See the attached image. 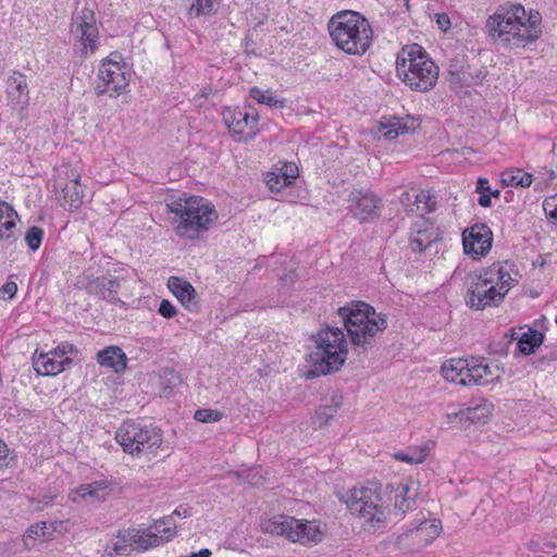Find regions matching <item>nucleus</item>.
<instances>
[{
    "mask_svg": "<svg viewBox=\"0 0 557 557\" xmlns=\"http://www.w3.org/2000/svg\"><path fill=\"white\" fill-rule=\"evenodd\" d=\"M527 13L522 5H512L505 13L496 12L486 21V32L490 37L505 48H521L535 41L542 34L539 12Z\"/></svg>",
    "mask_w": 557,
    "mask_h": 557,
    "instance_id": "obj_1",
    "label": "nucleus"
},
{
    "mask_svg": "<svg viewBox=\"0 0 557 557\" xmlns=\"http://www.w3.org/2000/svg\"><path fill=\"white\" fill-rule=\"evenodd\" d=\"M168 213L177 236L195 239L200 233L208 231L218 220L219 214L214 206L199 196H172L166 200Z\"/></svg>",
    "mask_w": 557,
    "mask_h": 557,
    "instance_id": "obj_2",
    "label": "nucleus"
},
{
    "mask_svg": "<svg viewBox=\"0 0 557 557\" xmlns=\"http://www.w3.org/2000/svg\"><path fill=\"white\" fill-rule=\"evenodd\" d=\"M515 280L500 263L470 273L465 282L466 304L474 310L498 306L512 287Z\"/></svg>",
    "mask_w": 557,
    "mask_h": 557,
    "instance_id": "obj_3",
    "label": "nucleus"
},
{
    "mask_svg": "<svg viewBox=\"0 0 557 557\" xmlns=\"http://www.w3.org/2000/svg\"><path fill=\"white\" fill-rule=\"evenodd\" d=\"M336 48L350 55H363L372 46L373 29L368 18L352 10L336 12L327 22Z\"/></svg>",
    "mask_w": 557,
    "mask_h": 557,
    "instance_id": "obj_4",
    "label": "nucleus"
},
{
    "mask_svg": "<svg viewBox=\"0 0 557 557\" xmlns=\"http://www.w3.org/2000/svg\"><path fill=\"white\" fill-rule=\"evenodd\" d=\"M338 315L351 344L362 351L372 348L375 337L387 327L386 315L363 301H352L338 308Z\"/></svg>",
    "mask_w": 557,
    "mask_h": 557,
    "instance_id": "obj_5",
    "label": "nucleus"
},
{
    "mask_svg": "<svg viewBox=\"0 0 557 557\" xmlns=\"http://www.w3.org/2000/svg\"><path fill=\"white\" fill-rule=\"evenodd\" d=\"M398 77L412 90H431L438 78V67L424 49L417 45L406 46L396 59Z\"/></svg>",
    "mask_w": 557,
    "mask_h": 557,
    "instance_id": "obj_6",
    "label": "nucleus"
},
{
    "mask_svg": "<svg viewBox=\"0 0 557 557\" xmlns=\"http://www.w3.org/2000/svg\"><path fill=\"white\" fill-rule=\"evenodd\" d=\"M317 351L311 356L308 375L315 377L338 371L347 358L345 334L339 327H327L318 334Z\"/></svg>",
    "mask_w": 557,
    "mask_h": 557,
    "instance_id": "obj_7",
    "label": "nucleus"
},
{
    "mask_svg": "<svg viewBox=\"0 0 557 557\" xmlns=\"http://www.w3.org/2000/svg\"><path fill=\"white\" fill-rule=\"evenodd\" d=\"M116 442L129 455H156L163 436L159 428L136 422H124L116 431Z\"/></svg>",
    "mask_w": 557,
    "mask_h": 557,
    "instance_id": "obj_8",
    "label": "nucleus"
},
{
    "mask_svg": "<svg viewBox=\"0 0 557 557\" xmlns=\"http://www.w3.org/2000/svg\"><path fill=\"white\" fill-rule=\"evenodd\" d=\"M262 530L273 535H284L292 542L318 544L323 539L321 525L315 520H298L294 517L280 515L263 522Z\"/></svg>",
    "mask_w": 557,
    "mask_h": 557,
    "instance_id": "obj_9",
    "label": "nucleus"
},
{
    "mask_svg": "<svg viewBox=\"0 0 557 557\" xmlns=\"http://www.w3.org/2000/svg\"><path fill=\"white\" fill-rule=\"evenodd\" d=\"M351 513L370 523H381L387 518V508L380 495L376 484L354 487L345 500Z\"/></svg>",
    "mask_w": 557,
    "mask_h": 557,
    "instance_id": "obj_10",
    "label": "nucleus"
},
{
    "mask_svg": "<svg viewBox=\"0 0 557 557\" xmlns=\"http://www.w3.org/2000/svg\"><path fill=\"white\" fill-rule=\"evenodd\" d=\"M222 115L228 131L238 141L252 139L258 133L259 116L253 109L225 108Z\"/></svg>",
    "mask_w": 557,
    "mask_h": 557,
    "instance_id": "obj_11",
    "label": "nucleus"
},
{
    "mask_svg": "<svg viewBox=\"0 0 557 557\" xmlns=\"http://www.w3.org/2000/svg\"><path fill=\"white\" fill-rule=\"evenodd\" d=\"M71 32L83 46V52L94 53L98 44V27L92 9L83 7L77 9L72 16Z\"/></svg>",
    "mask_w": 557,
    "mask_h": 557,
    "instance_id": "obj_12",
    "label": "nucleus"
},
{
    "mask_svg": "<svg viewBox=\"0 0 557 557\" xmlns=\"http://www.w3.org/2000/svg\"><path fill=\"white\" fill-rule=\"evenodd\" d=\"M74 350L73 345L61 343L54 349L48 352L35 354L33 357V367L38 375H57L61 373L66 366L72 363L67 354Z\"/></svg>",
    "mask_w": 557,
    "mask_h": 557,
    "instance_id": "obj_13",
    "label": "nucleus"
},
{
    "mask_svg": "<svg viewBox=\"0 0 557 557\" xmlns=\"http://www.w3.org/2000/svg\"><path fill=\"white\" fill-rule=\"evenodd\" d=\"M348 211L360 223L371 222L379 216L382 199L371 190L355 189L348 196Z\"/></svg>",
    "mask_w": 557,
    "mask_h": 557,
    "instance_id": "obj_14",
    "label": "nucleus"
},
{
    "mask_svg": "<svg viewBox=\"0 0 557 557\" xmlns=\"http://www.w3.org/2000/svg\"><path fill=\"white\" fill-rule=\"evenodd\" d=\"M128 81L122 65L117 61L104 60L98 70V83L95 87L98 96L110 92L119 95L125 90Z\"/></svg>",
    "mask_w": 557,
    "mask_h": 557,
    "instance_id": "obj_15",
    "label": "nucleus"
},
{
    "mask_svg": "<svg viewBox=\"0 0 557 557\" xmlns=\"http://www.w3.org/2000/svg\"><path fill=\"white\" fill-rule=\"evenodd\" d=\"M493 233L484 223H476L462 233L463 250L472 258L484 257L492 248Z\"/></svg>",
    "mask_w": 557,
    "mask_h": 557,
    "instance_id": "obj_16",
    "label": "nucleus"
},
{
    "mask_svg": "<svg viewBox=\"0 0 557 557\" xmlns=\"http://www.w3.org/2000/svg\"><path fill=\"white\" fill-rule=\"evenodd\" d=\"M77 284L85 288L90 295L99 296L109 302L119 301L117 293L121 285L117 277L100 276L92 278L89 276H81L77 280Z\"/></svg>",
    "mask_w": 557,
    "mask_h": 557,
    "instance_id": "obj_17",
    "label": "nucleus"
},
{
    "mask_svg": "<svg viewBox=\"0 0 557 557\" xmlns=\"http://www.w3.org/2000/svg\"><path fill=\"white\" fill-rule=\"evenodd\" d=\"M113 488L114 484L110 480H99L82 484L72 492V500L103 502L112 494Z\"/></svg>",
    "mask_w": 557,
    "mask_h": 557,
    "instance_id": "obj_18",
    "label": "nucleus"
},
{
    "mask_svg": "<svg viewBox=\"0 0 557 557\" xmlns=\"http://www.w3.org/2000/svg\"><path fill=\"white\" fill-rule=\"evenodd\" d=\"M66 177L70 181L63 186V178L61 175L55 181V187L61 188L63 194L64 203L63 207L69 206V210H77L83 203V189L79 183V175L71 171V174L66 172Z\"/></svg>",
    "mask_w": 557,
    "mask_h": 557,
    "instance_id": "obj_19",
    "label": "nucleus"
},
{
    "mask_svg": "<svg viewBox=\"0 0 557 557\" xmlns=\"http://www.w3.org/2000/svg\"><path fill=\"white\" fill-rule=\"evenodd\" d=\"M168 287L186 309L196 308V290L189 282L171 276L168 280Z\"/></svg>",
    "mask_w": 557,
    "mask_h": 557,
    "instance_id": "obj_20",
    "label": "nucleus"
},
{
    "mask_svg": "<svg viewBox=\"0 0 557 557\" xmlns=\"http://www.w3.org/2000/svg\"><path fill=\"white\" fill-rule=\"evenodd\" d=\"M97 362L111 368L115 373L123 372L127 367V358L122 348L109 346L97 354Z\"/></svg>",
    "mask_w": 557,
    "mask_h": 557,
    "instance_id": "obj_21",
    "label": "nucleus"
},
{
    "mask_svg": "<svg viewBox=\"0 0 557 557\" xmlns=\"http://www.w3.org/2000/svg\"><path fill=\"white\" fill-rule=\"evenodd\" d=\"M7 92L10 99L20 106L28 103V86L24 74L13 71L7 81Z\"/></svg>",
    "mask_w": 557,
    "mask_h": 557,
    "instance_id": "obj_22",
    "label": "nucleus"
},
{
    "mask_svg": "<svg viewBox=\"0 0 557 557\" xmlns=\"http://www.w3.org/2000/svg\"><path fill=\"white\" fill-rule=\"evenodd\" d=\"M188 18L210 16L216 12V0H182Z\"/></svg>",
    "mask_w": 557,
    "mask_h": 557,
    "instance_id": "obj_23",
    "label": "nucleus"
},
{
    "mask_svg": "<svg viewBox=\"0 0 557 557\" xmlns=\"http://www.w3.org/2000/svg\"><path fill=\"white\" fill-rule=\"evenodd\" d=\"M342 406V396H333L331 404H325L315 411L311 418L312 425L314 429H321L326 426L330 421L337 413L338 408Z\"/></svg>",
    "mask_w": 557,
    "mask_h": 557,
    "instance_id": "obj_24",
    "label": "nucleus"
},
{
    "mask_svg": "<svg viewBox=\"0 0 557 557\" xmlns=\"http://www.w3.org/2000/svg\"><path fill=\"white\" fill-rule=\"evenodd\" d=\"M544 338L542 332L528 326V330L518 338V348L523 355L529 356L535 352L536 348L543 344Z\"/></svg>",
    "mask_w": 557,
    "mask_h": 557,
    "instance_id": "obj_25",
    "label": "nucleus"
},
{
    "mask_svg": "<svg viewBox=\"0 0 557 557\" xmlns=\"http://www.w3.org/2000/svg\"><path fill=\"white\" fill-rule=\"evenodd\" d=\"M492 406L488 404L476 405L468 407L459 412L455 413L456 418H459L461 422L479 423L485 422L491 416Z\"/></svg>",
    "mask_w": 557,
    "mask_h": 557,
    "instance_id": "obj_26",
    "label": "nucleus"
},
{
    "mask_svg": "<svg viewBox=\"0 0 557 557\" xmlns=\"http://www.w3.org/2000/svg\"><path fill=\"white\" fill-rule=\"evenodd\" d=\"M135 528L120 530L115 535V541L112 544V549L115 555L124 556L128 555L135 549L136 540L134 539Z\"/></svg>",
    "mask_w": 557,
    "mask_h": 557,
    "instance_id": "obj_27",
    "label": "nucleus"
},
{
    "mask_svg": "<svg viewBox=\"0 0 557 557\" xmlns=\"http://www.w3.org/2000/svg\"><path fill=\"white\" fill-rule=\"evenodd\" d=\"M394 499V513L396 516H403L411 510L416 504L414 496L409 495V487L405 484H399L396 487Z\"/></svg>",
    "mask_w": 557,
    "mask_h": 557,
    "instance_id": "obj_28",
    "label": "nucleus"
},
{
    "mask_svg": "<svg viewBox=\"0 0 557 557\" xmlns=\"http://www.w3.org/2000/svg\"><path fill=\"white\" fill-rule=\"evenodd\" d=\"M500 181L505 186L529 187L532 184V174L521 169H511L502 173Z\"/></svg>",
    "mask_w": 557,
    "mask_h": 557,
    "instance_id": "obj_29",
    "label": "nucleus"
},
{
    "mask_svg": "<svg viewBox=\"0 0 557 557\" xmlns=\"http://www.w3.org/2000/svg\"><path fill=\"white\" fill-rule=\"evenodd\" d=\"M441 530L442 524L440 520H423L416 527L414 534L420 541L429 543L440 534Z\"/></svg>",
    "mask_w": 557,
    "mask_h": 557,
    "instance_id": "obj_30",
    "label": "nucleus"
},
{
    "mask_svg": "<svg viewBox=\"0 0 557 557\" xmlns=\"http://www.w3.org/2000/svg\"><path fill=\"white\" fill-rule=\"evenodd\" d=\"M395 124L397 125L396 131L384 133V137L387 139H394L399 135L414 132L420 126V120L418 117L407 115L406 117H395Z\"/></svg>",
    "mask_w": 557,
    "mask_h": 557,
    "instance_id": "obj_31",
    "label": "nucleus"
},
{
    "mask_svg": "<svg viewBox=\"0 0 557 557\" xmlns=\"http://www.w3.org/2000/svg\"><path fill=\"white\" fill-rule=\"evenodd\" d=\"M135 549L137 550H147L151 547H157L163 543L162 536H159L158 534L152 533L150 531H140L138 529H135Z\"/></svg>",
    "mask_w": 557,
    "mask_h": 557,
    "instance_id": "obj_32",
    "label": "nucleus"
},
{
    "mask_svg": "<svg viewBox=\"0 0 557 557\" xmlns=\"http://www.w3.org/2000/svg\"><path fill=\"white\" fill-rule=\"evenodd\" d=\"M429 455V447L426 445L420 447H410L407 451L395 454V458L410 465L422 463Z\"/></svg>",
    "mask_w": 557,
    "mask_h": 557,
    "instance_id": "obj_33",
    "label": "nucleus"
},
{
    "mask_svg": "<svg viewBox=\"0 0 557 557\" xmlns=\"http://www.w3.org/2000/svg\"><path fill=\"white\" fill-rule=\"evenodd\" d=\"M468 367V359H450L442 366L443 376L450 382L457 383L460 372Z\"/></svg>",
    "mask_w": 557,
    "mask_h": 557,
    "instance_id": "obj_34",
    "label": "nucleus"
},
{
    "mask_svg": "<svg viewBox=\"0 0 557 557\" xmlns=\"http://www.w3.org/2000/svg\"><path fill=\"white\" fill-rule=\"evenodd\" d=\"M437 240V232L435 228L425 233L414 234L410 238V247L414 252H421Z\"/></svg>",
    "mask_w": 557,
    "mask_h": 557,
    "instance_id": "obj_35",
    "label": "nucleus"
},
{
    "mask_svg": "<svg viewBox=\"0 0 557 557\" xmlns=\"http://www.w3.org/2000/svg\"><path fill=\"white\" fill-rule=\"evenodd\" d=\"M18 216L10 218L0 222V240H5L9 244L15 242L18 237V230L16 227V221Z\"/></svg>",
    "mask_w": 557,
    "mask_h": 557,
    "instance_id": "obj_36",
    "label": "nucleus"
},
{
    "mask_svg": "<svg viewBox=\"0 0 557 557\" xmlns=\"http://www.w3.org/2000/svg\"><path fill=\"white\" fill-rule=\"evenodd\" d=\"M249 95L259 103L267 104L269 107L283 108L284 106V101L276 99L270 90H261L258 87H252Z\"/></svg>",
    "mask_w": 557,
    "mask_h": 557,
    "instance_id": "obj_37",
    "label": "nucleus"
},
{
    "mask_svg": "<svg viewBox=\"0 0 557 557\" xmlns=\"http://www.w3.org/2000/svg\"><path fill=\"white\" fill-rule=\"evenodd\" d=\"M154 528L157 529V531L159 533H161L160 536H162V541L168 542L175 534V530H176L175 518L173 517V515H170L162 519H159L158 521H156Z\"/></svg>",
    "mask_w": 557,
    "mask_h": 557,
    "instance_id": "obj_38",
    "label": "nucleus"
},
{
    "mask_svg": "<svg viewBox=\"0 0 557 557\" xmlns=\"http://www.w3.org/2000/svg\"><path fill=\"white\" fill-rule=\"evenodd\" d=\"M414 203L417 205V210H421L424 213L432 212L436 208L435 196L429 190H421L414 195Z\"/></svg>",
    "mask_w": 557,
    "mask_h": 557,
    "instance_id": "obj_39",
    "label": "nucleus"
},
{
    "mask_svg": "<svg viewBox=\"0 0 557 557\" xmlns=\"http://www.w3.org/2000/svg\"><path fill=\"white\" fill-rule=\"evenodd\" d=\"M46 528V522L30 525L23 536L24 546L27 549L33 548L35 546L36 540L45 536Z\"/></svg>",
    "mask_w": 557,
    "mask_h": 557,
    "instance_id": "obj_40",
    "label": "nucleus"
},
{
    "mask_svg": "<svg viewBox=\"0 0 557 557\" xmlns=\"http://www.w3.org/2000/svg\"><path fill=\"white\" fill-rule=\"evenodd\" d=\"M42 237L44 231L38 226H32L30 228L27 230L25 235V242L27 244V247L30 250L36 251L41 245Z\"/></svg>",
    "mask_w": 557,
    "mask_h": 557,
    "instance_id": "obj_41",
    "label": "nucleus"
},
{
    "mask_svg": "<svg viewBox=\"0 0 557 557\" xmlns=\"http://www.w3.org/2000/svg\"><path fill=\"white\" fill-rule=\"evenodd\" d=\"M223 418V413L214 409H198L194 414V419L201 423L218 422Z\"/></svg>",
    "mask_w": 557,
    "mask_h": 557,
    "instance_id": "obj_42",
    "label": "nucleus"
},
{
    "mask_svg": "<svg viewBox=\"0 0 557 557\" xmlns=\"http://www.w3.org/2000/svg\"><path fill=\"white\" fill-rule=\"evenodd\" d=\"M470 368V379L468 381H472L473 385H485L488 383V380H484V375L481 373V364L480 359L472 358L469 361Z\"/></svg>",
    "mask_w": 557,
    "mask_h": 557,
    "instance_id": "obj_43",
    "label": "nucleus"
},
{
    "mask_svg": "<svg viewBox=\"0 0 557 557\" xmlns=\"http://www.w3.org/2000/svg\"><path fill=\"white\" fill-rule=\"evenodd\" d=\"M543 209L547 219L557 224V194L545 198L543 201Z\"/></svg>",
    "mask_w": 557,
    "mask_h": 557,
    "instance_id": "obj_44",
    "label": "nucleus"
},
{
    "mask_svg": "<svg viewBox=\"0 0 557 557\" xmlns=\"http://www.w3.org/2000/svg\"><path fill=\"white\" fill-rule=\"evenodd\" d=\"M283 176V185H292L294 180L298 176V169L294 163H286L281 169Z\"/></svg>",
    "mask_w": 557,
    "mask_h": 557,
    "instance_id": "obj_45",
    "label": "nucleus"
},
{
    "mask_svg": "<svg viewBox=\"0 0 557 557\" xmlns=\"http://www.w3.org/2000/svg\"><path fill=\"white\" fill-rule=\"evenodd\" d=\"M265 183L272 191H280L282 188L287 186L283 185V176L281 173H268Z\"/></svg>",
    "mask_w": 557,
    "mask_h": 557,
    "instance_id": "obj_46",
    "label": "nucleus"
},
{
    "mask_svg": "<svg viewBox=\"0 0 557 557\" xmlns=\"http://www.w3.org/2000/svg\"><path fill=\"white\" fill-rule=\"evenodd\" d=\"M434 228L433 224L425 219L423 215L419 216L418 220L413 223L411 227V234H420L425 233L426 231H430Z\"/></svg>",
    "mask_w": 557,
    "mask_h": 557,
    "instance_id": "obj_47",
    "label": "nucleus"
},
{
    "mask_svg": "<svg viewBox=\"0 0 557 557\" xmlns=\"http://www.w3.org/2000/svg\"><path fill=\"white\" fill-rule=\"evenodd\" d=\"M158 312L163 318L171 319V318H173L176 314V308L174 307V305L170 300L163 299L160 302Z\"/></svg>",
    "mask_w": 557,
    "mask_h": 557,
    "instance_id": "obj_48",
    "label": "nucleus"
},
{
    "mask_svg": "<svg viewBox=\"0 0 557 557\" xmlns=\"http://www.w3.org/2000/svg\"><path fill=\"white\" fill-rule=\"evenodd\" d=\"M17 218L16 211L11 205L0 200V222L10 218Z\"/></svg>",
    "mask_w": 557,
    "mask_h": 557,
    "instance_id": "obj_49",
    "label": "nucleus"
},
{
    "mask_svg": "<svg viewBox=\"0 0 557 557\" xmlns=\"http://www.w3.org/2000/svg\"><path fill=\"white\" fill-rule=\"evenodd\" d=\"M481 196L478 199V203L483 208H488L492 206L491 197H499L500 191L498 189H495L494 191H491V194L485 193H479Z\"/></svg>",
    "mask_w": 557,
    "mask_h": 557,
    "instance_id": "obj_50",
    "label": "nucleus"
},
{
    "mask_svg": "<svg viewBox=\"0 0 557 557\" xmlns=\"http://www.w3.org/2000/svg\"><path fill=\"white\" fill-rule=\"evenodd\" d=\"M9 448L3 440L0 438V469L10 465Z\"/></svg>",
    "mask_w": 557,
    "mask_h": 557,
    "instance_id": "obj_51",
    "label": "nucleus"
},
{
    "mask_svg": "<svg viewBox=\"0 0 557 557\" xmlns=\"http://www.w3.org/2000/svg\"><path fill=\"white\" fill-rule=\"evenodd\" d=\"M0 292L3 296H7L8 299H11L17 292V285L15 282L9 281L2 286Z\"/></svg>",
    "mask_w": 557,
    "mask_h": 557,
    "instance_id": "obj_52",
    "label": "nucleus"
},
{
    "mask_svg": "<svg viewBox=\"0 0 557 557\" xmlns=\"http://www.w3.org/2000/svg\"><path fill=\"white\" fill-rule=\"evenodd\" d=\"M436 24L440 29L447 30L450 27V20L446 13L436 14Z\"/></svg>",
    "mask_w": 557,
    "mask_h": 557,
    "instance_id": "obj_53",
    "label": "nucleus"
},
{
    "mask_svg": "<svg viewBox=\"0 0 557 557\" xmlns=\"http://www.w3.org/2000/svg\"><path fill=\"white\" fill-rule=\"evenodd\" d=\"M476 191L478 193H485L491 194L493 191L491 189L490 183L487 178L480 177L476 183Z\"/></svg>",
    "mask_w": 557,
    "mask_h": 557,
    "instance_id": "obj_54",
    "label": "nucleus"
},
{
    "mask_svg": "<svg viewBox=\"0 0 557 557\" xmlns=\"http://www.w3.org/2000/svg\"><path fill=\"white\" fill-rule=\"evenodd\" d=\"M480 364H481V373L484 375V380H487V377H492L494 375V371L492 369V366L488 363H485L484 358H479Z\"/></svg>",
    "mask_w": 557,
    "mask_h": 557,
    "instance_id": "obj_55",
    "label": "nucleus"
},
{
    "mask_svg": "<svg viewBox=\"0 0 557 557\" xmlns=\"http://www.w3.org/2000/svg\"><path fill=\"white\" fill-rule=\"evenodd\" d=\"M470 368L469 366L468 367H465L463 371L460 372V376H459V380H457V384H460V385H473L472 384V381H468V379H470Z\"/></svg>",
    "mask_w": 557,
    "mask_h": 557,
    "instance_id": "obj_56",
    "label": "nucleus"
},
{
    "mask_svg": "<svg viewBox=\"0 0 557 557\" xmlns=\"http://www.w3.org/2000/svg\"><path fill=\"white\" fill-rule=\"evenodd\" d=\"M173 517H178V518H186V517H189L191 515V509L187 506H178L173 512H172Z\"/></svg>",
    "mask_w": 557,
    "mask_h": 557,
    "instance_id": "obj_57",
    "label": "nucleus"
},
{
    "mask_svg": "<svg viewBox=\"0 0 557 557\" xmlns=\"http://www.w3.org/2000/svg\"><path fill=\"white\" fill-rule=\"evenodd\" d=\"M546 354L544 355V358L549 361H557V344L554 346H546L545 347Z\"/></svg>",
    "mask_w": 557,
    "mask_h": 557,
    "instance_id": "obj_58",
    "label": "nucleus"
},
{
    "mask_svg": "<svg viewBox=\"0 0 557 557\" xmlns=\"http://www.w3.org/2000/svg\"><path fill=\"white\" fill-rule=\"evenodd\" d=\"M412 199H414V196L411 195L409 191H404L399 197L400 203L404 206H408L412 201Z\"/></svg>",
    "mask_w": 557,
    "mask_h": 557,
    "instance_id": "obj_59",
    "label": "nucleus"
},
{
    "mask_svg": "<svg viewBox=\"0 0 557 557\" xmlns=\"http://www.w3.org/2000/svg\"><path fill=\"white\" fill-rule=\"evenodd\" d=\"M385 132L396 131L397 125L395 124V117L389 119L386 123L381 124Z\"/></svg>",
    "mask_w": 557,
    "mask_h": 557,
    "instance_id": "obj_60",
    "label": "nucleus"
},
{
    "mask_svg": "<svg viewBox=\"0 0 557 557\" xmlns=\"http://www.w3.org/2000/svg\"><path fill=\"white\" fill-rule=\"evenodd\" d=\"M51 500H52V497H49V498L45 499L44 503H45V505H49L51 503Z\"/></svg>",
    "mask_w": 557,
    "mask_h": 557,
    "instance_id": "obj_61",
    "label": "nucleus"
},
{
    "mask_svg": "<svg viewBox=\"0 0 557 557\" xmlns=\"http://www.w3.org/2000/svg\"><path fill=\"white\" fill-rule=\"evenodd\" d=\"M550 177H552V178H553V177H555V172H554V171H552V175H550Z\"/></svg>",
    "mask_w": 557,
    "mask_h": 557,
    "instance_id": "obj_62",
    "label": "nucleus"
},
{
    "mask_svg": "<svg viewBox=\"0 0 557 557\" xmlns=\"http://www.w3.org/2000/svg\"><path fill=\"white\" fill-rule=\"evenodd\" d=\"M555 322H556V324H557V318L555 319Z\"/></svg>",
    "mask_w": 557,
    "mask_h": 557,
    "instance_id": "obj_63",
    "label": "nucleus"
},
{
    "mask_svg": "<svg viewBox=\"0 0 557 557\" xmlns=\"http://www.w3.org/2000/svg\"><path fill=\"white\" fill-rule=\"evenodd\" d=\"M554 557H557V556H554Z\"/></svg>",
    "mask_w": 557,
    "mask_h": 557,
    "instance_id": "obj_64",
    "label": "nucleus"
}]
</instances>
